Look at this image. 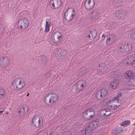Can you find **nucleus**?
<instances>
[{
	"instance_id": "f257e3e1",
	"label": "nucleus",
	"mask_w": 135,
	"mask_h": 135,
	"mask_svg": "<svg viewBox=\"0 0 135 135\" xmlns=\"http://www.w3.org/2000/svg\"><path fill=\"white\" fill-rule=\"evenodd\" d=\"M26 85L25 80L21 78H18L13 80L11 83L13 89L19 90L23 89Z\"/></svg>"
},
{
	"instance_id": "f03ea898",
	"label": "nucleus",
	"mask_w": 135,
	"mask_h": 135,
	"mask_svg": "<svg viewBox=\"0 0 135 135\" xmlns=\"http://www.w3.org/2000/svg\"><path fill=\"white\" fill-rule=\"evenodd\" d=\"M59 99L58 95L52 93L46 95L44 98V102L47 105H50L57 102Z\"/></svg>"
},
{
	"instance_id": "7ed1b4c3",
	"label": "nucleus",
	"mask_w": 135,
	"mask_h": 135,
	"mask_svg": "<svg viewBox=\"0 0 135 135\" xmlns=\"http://www.w3.org/2000/svg\"><path fill=\"white\" fill-rule=\"evenodd\" d=\"M99 125V122L98 120L94 121L90 123L88 126L84 129H83L81 131L82 134L83 135H85L87 133H88L93 131Z\"/></svg>"
},
{
	"instance_id": "20e7f679",
	"label": "nucleus",
	"mask_w": 135,
	"mask_h": 135,
	"mask_svg": "<svg viewBox=\"0 0 135 135\" xmlns=\"http://www.w3.org/2000/svg\"><path fill=\"white\" fill-rule=\"evenodd\" d=\"M43 122V119L41 117L35 115L32 119V124L33 126L36 127H38L42 124Z\"/></svg>"
},
{
	"instance_id": "39448f33",
	"label": "nucleus",
	"mask_w": 135,
	"mask_h": 135,
	"mask_svg": "<svg viewBox=\"0 0 135 135\" xmlns=\"http://www.w3.org/2000/svg\"><path fill=\"white\" fill-rule=\"evenodd\" d=\"M74 9L72 8H68L65 12L64 15L65 19L69 21L72 19L75 15Z\"/></svg>"
},
{
	"instance_id": "423d86ee",
	"label": "nucleus",
	"mask_w": 135,
	"mask_h": 135,
	"mask_svg": "<svg viewBox=\"0 0 135 135\" xmlns=\"http://www.w3.org/2000/svg\"><path fill=\"white\" fill-rule=\"evenodd\" d=\"M29 24V22L27 18L24 17L19 20L18 26L21 29L25 30L28 27Z\"/></svg>"
},
{
	"instance_id": "0eeeda50",
	"label": "nucleus",
	"mask_w": 135,
	"mask_h": 135,
	"mask_svg": "<svg viewBox=\"0 0 135 135\" xmlns=\"http://www.w3.org/2000/svg\"><path fill=\"white\" fill-rule=\"evenodd\" d=\"M10 60L7 57L0 58V66L2 67H7L9 65Z\"/></svg>"
},
{
	"instance_id": "6e6552de",
	"label": "nucleus",
	"mask_w": 135,
	"mask_h": 135,
	"mask_svg": "<svg viewBox=\"0 0 135 135\" xmlns=\"http://www.w3.org/2000/svg\"><path fill=\"white\" fill-rule=\"evenodd\" d=\"M61 4V0H52L50 3L51 7L53 9H56L60 7Z\"/></svg>"
},
{
	"instance_id": "1a4fd4ad",
	"label": "nucleus",
	"mask_w": 135,
	"mask_h": 135,
	"mask_svg": "<svg viewBox=\"0 0 135 135\" xmlns=\"http://www.w3.org/2000/svg\"><path fill=\"white\" fill-rule=\"evenodd\" d=\"M107 94V90L105 89H103L101 90L98 91L95 94L97 98L100 99L104 98Z\"/></svg>"
},
{
	"instance_id": "9d476101",
	"label": "nucleus",
	"mask_w": 135,
	"mask_h": 135,
	"mask_svg": "<svg viewBox=\"0 0 135 135\" xmlns=\"http://www.w3.org/2000/svg\"><path fill=\"white\" fill-rule=\"evenodd\" d=\"M94 5V0H86L84 4L85 8L88 9L92 8Z\"/></svg>"
},
{
	"instance_id": "9b49d317",
	"label": "nucleus",
	"mask_w": 135,
	"mask_h": 135,
	"mask_svg": "<svg viewBox=\"0 0 135 135\" xmlns=\"http://www.w3.org/2000/svg\"><path fill=\"white\" fill-rule=\"evenodd\" d=\"M120 51L122 52H127L132 50V45L130 44H124L123 47H120Z\"/></svg>"
},
{
	"instance_id": "f8f14e48",
	"label": "nucleus",
	"mask_w": 135,
	"mask_h": 135,
	"mask_svg": "<svg viewBox=\"0 0 135 135\" xmlns=\"http://www.w3.org/2000/svg\"><path fill=\"white\" fill-rule=\"evenodd\" d=\"M135 58V56L131 55L128 56L124 59L125 62L127 65L132 66L133 60Z\"/></svg>"
},
{
	"instance_id": "ddd939ff",
	"label": "nucleus",
	"mask_w": 135,
	"mask_h": 135,
	"mask_svg": "<svg viewBox=\"0 0 135 135\" xmlns=\"http://www.w3.org/2000/svg\"><path fill=\"white\" fill-rule=\"evenodd\" d=\"M119 84V82L118 80L117 79H114L111 81L109 84V86L111 89H116Z\"/></svg>"
},
{
	"instance_id": "4468645a",
	"label": "nucleus",
	"mask_w": 135,
	"mask_h": 135,
	"mask_svg": "<svg viewBox=\"0 0 135 135\" xmlns=\"http://www.w3.org/2000/svg\"><path fill=\"white\" fill-rule=\"evenodd\" d=\"M135 74L133 71L128 70L126 71L124 74V77L127 79L129 80L135 77Z\"/></svg>"
},
{
	"instance_id": "2eb2a0df",
	"label": "nucleus",
	"mask_w": 135,
	"mask_h": 135,
	"mask_svg": "<svg viewBox=\"0 0 135 135\" xmlns=\"http://www.w3.org/2000/svg\"><path fill=\"white\" fill-rule=\"evenodd\" d=\"M78 87L79 90H82L84 89L86 86V82L85 81L81 80L78 82Z\"/></svg>"
},
{
	"instance_id": "dca6fc26",
	"label": "nucleus",
	"mask_w": 135,
	"mask_h": 135,
	"mask_svg": "<svg viewBox=\"0 0 135 135\" xmlns=\"http://www.w3.org/2000/svg\"><path fill=\"white\" fill-rule=\"evenodd\" d=\"M115 36L113 34L110 35L107 37L106 41L107 45H110L112 44L115 40Z\"/></svg>"
},
{
	"instance_id": "f3484780",
	"label": "nucleus",
	"mask_w": 135,
	"mask_h": 135,
	"mask_svg": "<svg viewBox=\"0 0 135 135\" xmlns=\"http://www.w3.org/2000/svg\"><path fill=\"white\" fill-rule=\"evenodd\" d=\"M87 113L88 114V120H91L95 115V112L94 110L91 108L88 110Z\"/></svg>"
},
{
	"instance_id": "a211bd4d",
	"label": "nucleus",
	"mask_w": 135,
	"mask_h": 135,
	"mask_svg": "<svg viewBox=\"0 0 135 135\" xmlns=\"http://www.w3.org/2000/svg\"><path fill=\"white\" fill-rule=\"evenodd\" d=\"M100 113L104 117L108 116L112 114L110 110L108 109H103L102 110Z\"/></svg>"
},
{
	"instance_id": "6ab92c4d",
	"label": "nucleus",
	"mask_w": 135,
	"mask_h": 135,
	"mask_svg": "<svg viewBox=\"0 0 135 135\" xmlns=\"http://www.w3.org/2000/svg\"><path fill=\"white\" fill-rule=\"evenodd\" d=\"M100 16V14L99 12L96 11H94L92 13L91 18L93 19L96 20Z\"/></svg>"
},
{
	"instance_id": "aec40b11",
	"label": "nucleus",
	"mask_w": 135,
	"mask_h": 135,
	"mask_svg": "<svg viewBox=\"0 0 135 135\" xmlns=\"http://www.w3.org/2000/svg\"><path fill=\"white\" fill-rule=\"evenodd\" d=\"M112 100L114 108H116L120 105V103L118 99H116V97H114Z\"/></svg>"
},
{
	"instance_id": "412c9836",
	"label": "nucleus",
	"mask_w": 135,
	"mask_h": 135,
	"mask_svg": "<svg viewBox=\"0 0 135 135\" xmlns=\"http://www.w3.org/2000/svg\"><path fill=\"white\" fill-rule=\"evenodd\" d=\"M51 25V22L50 20H48L46 22L45 28V31L46 32H48L50 30V27Z\"/></svg>"
},
{
	"instance_id": "4be33fe9",
	"label": "nucleus",
	"mask_w": 135,
	"mask_h": 135,
	"mask_svg": "<svg viewBox=\"0 0 135 135\" xmlns=\"http://www.w3.org/2000/svg\"><path fill=\"white\" fill-rule=\"evenodd\" d=\"M55 36L57 37L58 39V41H60L62 38V33L60 32H57L55 34Z\"/></svg>"
},
{
	"instance_id": "5701e85b",
	"label": "nucleus",
	"mask_w": 135,
	"mask_h": 135,
	"mask_svg": "<svg viewBox=\"0 0 135 135\" xmlns=\"http://www.w3.org/2000/svg\"><path fill=\"white\" fill-rule=\"evenodd\" d=\"M112 100L111 99H109L107 100L106 103V105H107L109 108H113V104Z\"/></svg>"
},
{
	"instance_id": "b1692460",
	"label": "nucleus",
	"mask_w": 135,
	"mask_h": 135,
	"mask_svg": "<svg viewBox=\"0 0 135 135\" xmlns=\"http://www.w3.org/2000/svg\"><path fill=\"white\" fill-rule=\"evenodd\" d=\"M122 3L121 0H113V3L114 5L116 6H119Z\"/></svg>"
},
{
	"instance_id": "393cba45",
	"label": "nucleus",
	"mask_w": 135,
	"mask_h": 135,
	"mask_svg": "<svg viewBox=\"0 0 135 135\" xmlns=\"http://www.w3.org/2000/svg\"><path fill=\"white\" fill-rule=\"evenodd\" d=\"M128 84L131 86H135V77L130 79Z\"/></svg>"
},
{
	"instance_id": "a878e982",
	"label": "nucleus",
	"mask_w": 135,
	"mask_h": 135,
	"mask_svg": "<svg viewBox=\"0 0 135 135\" xmlns=\"http://www.w3.org/2000/svg\"><path fill=\"white\" fill-rule=\"evenodd\" d=\"M88 110H84L83 112V118L86 120H88V114L87 113Z\"/></svg>"
},
{
	"instance_id": "bb28decb",
	"label": "nucleus",
	"mask_w": 135,
	"mask_h": 135,
	"mask_svg": "<svg viewBox=\"0 0 135 135\" xmlns=\"http://www.w3.org/2000/svg\"><path fill=\"white\" fill-rule=\"evenodd\" d=\"M90 33L92 36L91 38H94L96 36L97 32L95 30H91L90 31Z\"/></svg>"
},
{
	"instance_id": "cd10ccee",
	"label": "nucleus",
	"mask_w": 135,
	"mask_h": 135,
	"mask_svg": "<svg viewBox=\"0 0 135 135\" xmlns=\"http://www.w3.org/2000/svg\"><path fill=\"white\" fill-rule=\"evenodd\" d=\"M19 113H21L23 115H25V107L24 106H22L21 108V110H19L18 112Z\"/></svg>"
},
{
	"instance_id": "c85d7f7f",
	"label": "nucleus",
	"mask_w": 135,
	"mask_h": 135,
	"mask_svg": "<svg viewBox=\"0 0 135 135\" xmlns=\"http://www.w3.org/2000/svg\"><path fill=\"white\" fill-rule=\"evenodd\" d=\"M130 36L131 38L135 39V30L132 31L131 32Z\"/></svg>"
},
{
	"instance_id": "c756f323",
	"label": "nucleus",
	"mask_w": 135,
	"mask_h": 135,
	"mask_svg": "<svg viewBox=\"0 0 135 135\" xmlns=\"http://www.w3.org/2000/svg\"><path fill=\"white\" fill-rule=\"evenodd\" d=\"M5 28L4 25L0 21V33L3 32Z\"/></svg>"
},
{
	"instance_id": "7c9ffc66",
	"label": "nucleus",
	"mask_w": 135,
	"mask_h": 135,
	"mask_svg": "<svg viewBox=\"0 0 135 135\" xmlns=\"http://www.w3.org/2000/svg\"><path fill=\"white\" fill-rule=\"evenodd\" d=\"M4 91L3 89H0V99L2 98L4 95Z\"/></svg>"
},
{
	"instance_id": "2f4dec72",
	"label": "nucleus",
	"mask_w": 135,
	"mask_h": 135,
	"mask_svg": "<svg viewBox=\"0 0 135 135\" xmlns=\"http://www.w3.org/2000/svg\"><path fill=\"white\" fill-rule=\"evenodd\" d=\"M118 129H113L112 132V135H119V132Z\"/></svg>"
},
{
	"instance_id": "473e14b6",
	"label": "nucleus",
	"mask_w": 135,
	"mask_h": 135,
	"mask_svg": "<svg viewBox=\"0 0 135 135\" xmlns=\"http://www.w3.org/2000/svg\"><path fill=\"white\" fill-rule=\"evenodd\" d=\"M129 123V121H125L122 122V123L121 124V125L122 126H126Z\"/></svg>"
},
{
	"instance_id": "72a5a7b5",
	"label": "nucleus",
	"mask_w": 135,
	"mask_h": 135,
	"mask_svg": "<svg viewBox=\"0 0 135 135\" xmlns=\"http://www.w3.org/2000/svg\"><path fill=\"white\" fill-rule=\"evenodd\" d=\"M72 133L70 131H67L62 133L61 135H72Z\"/></svg>"
},
{
	"instance_id": "f704fd0d",
	"label": "nucleus",
	"mask_w": 135,
	"mask_h": 135,
	"mask_svg": "<svg viewBox=\"0 0 135 135\" xmlns=\"http://www.w3.org/2000/svg\"><path fill=\"white\" fill-rule=\"evenodd\" d=\"M118 131L119 134L123 133V132H124V131L123 129H122L121 128H119L118 129Z\"/></svg>"
},
{
	"instance_id": "c9c22d12",
	"label": "nucleus",
	"mask_w": 135,
	"mask_h": 135,
	"mask_svg": "<svg viewBox=\"0 0 135 135\" xmlns=\"http://www.w3.org/2000/svg\"><path fill=\"white\" fill-rule=\"evenodd\" d=\"M122 95V93L121 92H119L118 93L117 96L114 97H116V98L118 99V98L120 97Z\"/></svg>"
},
{
	"instance_id": "e433bc0d",
	"label": "nucleus",
	"mask_w": 135,
	"mask_h": 135,
	"mask_svg": "<svg viewBox=\"0 0 135 135\" xmlns=\"http://www.w3.org/2000/svg\"><path fill=\"white\" fill-rule=\"evenodd\" d=\"M50 135H57V134L56 131H53L51 133Z\"/></svg>"
},
{
	"instance_id": "4c0bfd02",
	"label": "nucleus",
	"mask_w": 135,
	"mask_h": 135,
	"mask_svg": "<svg viewBox=\"0 0 135 135\" xmlns=\"http://www.w3.org/2000/svg\"><path fill=\"white\" fill-rule=\"evenodd\" d=\"M86 37L87 38V39L88 40L91 39V38L92 36L91 37L90 34L88 35Z\"/></svg>"
},
{
	"instance_id": "58836bf2",
	"label": "nucleus",
	"mask_w": 135,
	"mask_h": 135,
	"mask_svg": "<svg viewBox=\"0 0 135 135\" xmlns=\"http://www.w3.org/2000/svg\"><path fill=\"white\" fill-rule=\"evenodd\" d=\"M132 67L133 68H135V59H133V63L132 64Z\"/></svg>"
},
{
	"instance_id": "ea45409f",
	"label": "nucleus",
	"mask_w": 135,
	"mask_h": 135,
	"mask_svg": "<svg viewBox=\"0 0 135 135\" xmlns=\"http://www.w3.org/2000/svg\"><path fill=\"white\" fill-rule=\"evenodd\" d=\"M104 37V38H103L102 39V40H100V41H101V42H103V41H104V39L105 38V35L104 34H103L102 35V37L103 38V37Z\"/></svg>"
},
{
	"instance_id": "a19ab883",
	"label": "nucleus",
	"mask_w": 135,
	"mask_h": 135,
	"mask_svg": "<svg viewBox=\"0 0 135 135\" xmlns=\"http://www.w3.org/2000/svg\"><path fill=\"white\" fill-rule=\"evenodd\" d=\"M131 135H135V130H134Z\"/></svg>"
},
{
	"instance_id": "79ce46f5",
	"label": "nucleus",
	"mask_w": 135,
	"mask_h": 135,
	"mask_svg": "<svg viewBox=\"0 0 135 135\" xmlns=\"http://www.w3.org/2000/svg\"><path fill=\"white\" fill-rule=\"evenodd\" d=\"M4 111V110H1V111L0 110V114H1V113H3V112Z\"/></svg>"
},
{
	"instance_id": "37998d69",
	"label": "nucleus",
	"mask_w": 135,
	"mask_h": 135,
	"mask_svg": "<svg viewBox=\"0 0 135 135\" xmlns=\"http://www.w3.org/2000/svg\"><path fill=\"white\" fill-rule=\"evenodd\" d=\"M64 54H66V51H65L64 50Z\"/></svg>"
},
{
	"instance_id": "c03bdc74",
	"label": "nucleus",
	"mask_w": 135,
	"mask_h": 135,
	"mask_svg": "<svg viewBox=\"0 0 135 135\" xmlns=\"http://www.w3.org/2000/svg\"><path fill=\"white\" fill-rule=\"evenodd\" d=\"M29 95V93H28L27 94V96H28Z\"/></svg>"
},
{
	"instance_id": "a18cd8bd",
	"label": "nucleus",
	"mask_w": 135,
	"mask_h": 135,
	"mask_svg": "<svg viewBox=\"0 0 135 135\" xmlns=\"http://www.w3.org/2000/svg\"><path fill=\"white\" fill-rule=\"evenodd\" d=\"M8 112H6V113L7 114H8Z\"/></svg>"
},
{
	"instance_id": "49530a36",
	"label": "nucleus",
	"mask_w": 135,
	"mask_h": 135,
	"mask_svg": "<svg viewBox=\"0 0 135 135\" xmlns=\"http://www.w3.org/2000/svg\"><path fill=\"white\" fill-rule=\"evenodd\" d=\"M134 125H135V123H134V124H133Z\"/></svg>"
},
{
	"instance_id": "de8ad7c7",
	"label": "nucleus",
	"mask_w": 135,
	"mask_h": 135,
	"mask_svg": "<svg viewBox=\"0 0 135 135\" xmlns=\"http://www.w3.org/2000/svg\"><path fill=\"white\" fill-rule=\"evenodd\" d=\"M76 89H78V88H76Z\"/></svg>"
},
{
	"instance_id": "09e8293b",
	"label": "nucleus",
	"mask_w": 135,
	"mask_h": 135,
	"mask_svg": "<svg viewBox=\"0 0 135 135\" xmlns=\"http://www.w3.org/2000/svg\"><path fill=\"white\" fill-rule=\"evenodd\" d=\"M134 109H135V107H134Z\"/></svg>"
}]
</instances>
